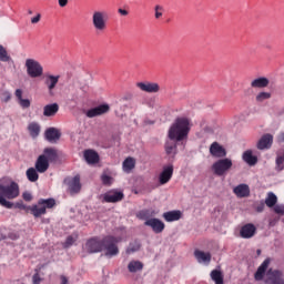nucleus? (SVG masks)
Here are the masks:
<instances>
[{
    "label": "nucleus",
    "mask_w": 284,
    "mask_h": 284,
    "mask_svg": "<svg viewBox=\"0 0 284 284\" xmlns=\"http://www.w3.org/2000/svg\"><path fill=\"white\" fill-rule=\"evenodd\" d=\"M273 212H275V214H280L281 216H283V214H284V204H275L273 206Z\"/></svg>",
    "instance_id": "48"
},
{
    "label": "nucleus",
    "mask_w": 284,
    "mask_h": 284,
    "mask_svg": "<svg viewBox=\"0 0 284 284\" xmlns=\"http://www.w3.org/2000/svg\"><path fill=\"white\" fill-rule=\"evenodd\" d=\"M174 174V165L168 164L162 168V172L159 174V183L160 185H165L170 183L172 176Z\"/></svg>",
    "instance_id": "11"
},
{
    "label": "nucleus",
    "mask_w": 284,
    "mask_h": 284,
    "mask_svg": "<svg viewBox=\"0 0 284 284\" xmlns=\"http://www.w3.org/2000/svg\"><path fill=\"white\" fill-rule=\"evenodd\" d=\"M33 284L41 283V277L39 276V273H36L32 277Z\"/></svg>",
    "instance_id": "51"
},
{
    "label": "nucleus",
    "mask_w": 284,
    "mask_h": 284,
    "mask_svg": "<svg viewBox=\"0 0 284 284\" xmlns=\"http://www.w3.org/2000/svg\"><path fill=\"white\" fill-rule=\"evenodd\" d=\"M141 250V242L133 241L129 244V247L126 248V254H134V252H139Z\"/></svg>",
    "instance_id": "42"
},
{
    "label": "nucleus",
    "mask_w": 284,
    "mask_h": 284,
    "mask_svg": "<svg viewBox=\"0 0 284 284\" xmlns=\"http://www.w3.org/2000/svg\"><path fill=\"white\" fill-rule=\"evenodd\" d=\"M272 99V93L267 91H261L255 95L256 103H264V101H270Z\"/></svg>",
    "instance_id": "36"
},
{
    "label": "nucleus",
    "mask_w": 284,
    "mask_h": 284,
    "mask_svg": "<svg viewBox=\"0 0 284 284\" xmlns=\"http://www.w3.org/2000/svg\"><path fill=\"white\" fill-rule=\"evenodd\" d=\"M123 192L118 190H111L103 194V202L104 203H119L123 201Z\"/></svg>",
    "instance_id": "16"
},
{
    "label": "nucleus",
    "mask_w": 284,
    "mask_h": 284,
    "mask_svg": "<svg viewBox=\"0 0 284 284\" xmlns=\"http://www.w3.org/2000/svg\"><path fill=\"white\" fill-rule=\"evenodd\" d=\"M256 212H263L265 210V203L261 202L255 206Z\"/></svg>",
    "instance_id": "50"
},
{
    "label": "nucleus",
    "mask_w": 284,
    "mask_h": 284,
    "mask_svg": "<svg viewBox=\"0 0 284 284\" xmlns=\"http://www.w3.org/2000/svg\"><path fill=\"white\" fill-rule=\"evenodd\" d=\"M136 88L142 92H148L149 94H156V92H161V85L156 82H138Z\"/></svg>",
    "instance_id": "12"
},
{
    "label": "nucleus",
    "mask_w": 284,
    "mask_h": 284,
    "mask_svg": "<svg viewBox=\"0 0 284 284\" xmlns=\"http://www.w3.org/2000/svg\"><path fill=\"white\" fill-rule=\"evenodd\" d=\"M108 112H110V105L109 104H100L98 106L89 109L85 112V115L88 116V119H94V116H101V114H108Z\"/></svg>",
    "instance_id": "14"
},
{
    "label": "nucleus",
    "mask_w": 284,
    "mask_h": 284,
    "mask_svg": "<svg viewBox=\"0 0 284 284\" xmlns=\"http://www.w3.org/2000/svg\"><path fill=\"white\" fill-rule=\"evenodd\" d=\"M0 61H2V63H10V55H8V51L6 50V48H3V45L0 44Z\"/></svg>",
    "instance_id": "45"
},
{
    "label": "nucleus",
    "mask_w": 284,
    "mask_h": 284,
    "mask_svg": "<svg viewBox=\"0 0 284 284\" xmlns=\"http://www.w3.org/2000/svg\"><path fill=\"white\" fill-rule=\"evenodd\" d=\"M39 171H37V169L34 168H29L27 170V179L28 181H30L31 183H37V181H39Z\"/></svg>",
    "instance_id": "37"
},
{
    "label": "nucleus",
    "mask_w": 284,
    "mask_h": 284,
    "mask_svg": "<svg viewBox=\"0 0 284 284\" xmlns=\"http://www.w3.org/2000/svg\"><path fill=\"white\" fill-rule=\"evenodd\" d=\"M277 141H278V143H284V132L278 134Z\"/></svg>",
    "instance_id": "56"
},
{
    "label": "nucleus",
    "mask_w": 284,
    "mask_h": 284,
    "mask_svg": "<svg viewBox=\"0 0 284 284\" xmlns=\"http://www.w3.org/2000/svg\"><path fill=\"white\" fill-rule=\"evenodd\" d=\"M265 284H284L283 273L277 270H268L264 280Z\"/></svg>",
    "instance_id": "10"
},
{
    "label": "nucleus",
    "mask_w": 284,
    "mask_h": 284,
    "mask_svg": "<svg viewBox=\"0 0 284 284\" xmlns=\"http://www.w3.org/2000/svg\"><path fill=\"white\" fill-rule=\"evenodd\" d=\"M14 95L17 102L19 103L20 108H22V110H28V108H30L32 102L30 101V99H23V90L17 89Z\"/></svg>",
    "instance_id": "26"
},
{
    "label": "nucleus",
    "mask_w": 284,
    "mask_h": 284,
    "mask_svg": "<svg viewBox=\"0 0 284 284\" xmlns=\"http://www.w3.org/2000/svg\"><path fill=\"white\" fill-rule=\"evenodd\" d=\"M128 270L132 274L141 272V270H143V264L141 263V261H131L128 265Z\"/></svg>",
    "instance_id": "38"
},
{
    "label": "nucleus",
    "mask_w": 284,
    "mask_h": 284,
    "mask_svg": "<svg viewBox=\"0 0 284 284\" xmlns=\"http://www.w3.org/2000/svg\"><path fill=\"white\" fill-rule=\"evenodd\" d=\"M210 154L215 159H224V156H227V151L219 142H213L210 146Z\"/></svg>",
    "instance_id": "17"
},
{
    "label": "nucleus",
    "mask_w": 284,
    "mask_h": 284,
    "mask_svg": "<svg viewBox=\"0 0 284 284\" xmlns=\"http://www.w3.org/2000/svg\"><path fill=\"white\" fill-rule=\"evenodd\" d=\"M194 256H195L197 263H202L203 265H210V262L212 261V254H210V252H203L201 250H195Z\"/></svg>",
    "instance_id": "23"
},
{
    "label": "nucleus",
    "mask_w": 284,
    "mask_h": 284,
    "mask_svg": "<svg viewBox=\"0 0 284 284\" xmlns=\"http://www.w3.org/2000/svg\"><path fill=\"white\" fill-rule=\"evenodd\" d=\"M165 152L169 156H176V142H166Z\"/></svg>",
    "instance_id": "41"
},
{
    "label": "nucleus",
    "mask_w": 284,
    "mask_h": 284,
    "mask_svg": "<svg viewBox=\"0 0 284 284\" xmlns=\"http://www.w3.org/2000/svg\"><path fill=\"white\" fill-rule=\"evenodd\" d=\"M64 184L68 187V192L70 194H79L81 192V176L75 175V176H69L64 179Z\"/></svg>",
    "instance_id": "9"
},
{
    "label": "nucleus",
    "mask_w": 284,
    "mask_h": 284,
    "mask_svg": "<svg viewBox=\"0 0 284 284\" xmlns=\"http://www.w3.org/2000/svg\"><path fill=\"white\" fill-rule=\"evenodd\" d=\"M60 8H65L68 6V0H58Z\"/></svg>",
    "instance_id": "55"
},
{
    "label": "nucleus",
    "mask_w": 284,
    "mask_h": 284,
    "mask_svg": "<svg viewBox=\"0 0 284 284\" xmlns=\"http://www.w3.org/2000/svg\"><path fill=\"white\" fill-rule=\"evenodd\" d=\"M256 234V226L252 223L245 224L240 230V236L242 239H252Z\"/></svg>",
    "instance_id": "22"
},
{
    "label": "nucleus",
    "mask_w": 284,
    "mask_h": 284,
    "mask_svg": "<svg viewBox=\"0 0 284 284\" xmlns=\"http://www.w3.org/2000/svg\"><path fill=\"white\" fill-rule=\"evenodd\" d=\"M158 214H159V211H154V210H146L141 212V216L145 219L144 225H146V227H151V230L155 234H161V232L165 230V223H163V221L156 217H150V216H156Z\"/></svg>",
    "instance_id": "3"
},
{
    "label": "nucleus",
    "mask_w": 284,
    "mask_h": 284,
    "mask_svg": "<svg viewBox=\"0 0 284 284\" xmlns=\"http://www.w3.org/2000/svg\"><path fill=\"white\" fill-rule=\"evenodd\" d=\"M233 193L237 199H247L250 196V185L242 183L233 189Z\"/></svg>",
    "instance_id": "21"
},
{
    "label": "nucleus",
    "mask_w": 284,
    "mask_h": 284,
    "mask_svg": "<svg viewBox=\"0 0 284 284\" xmlns=\"http://www.w3.org/2000/svg\"><path fill=\"white\" fill-rule=\"evenodd\" d=\"M59 112V104L51 103L43 106V116H55Z\"/></svg>",
    "instance_id": "30"
},
{
    "label": "nucleus",
    "mask_w": 284,
    "mask_h": 284,
    "mask_svg": "<svg viewBox=\"0 0 284 284\" xmlns=\"http://www.w3.org/2000/svg\"><path fill=\"white\" fill-rule=\"evenodd\" d=\"M59 79H61L60 75H52V74L45 75L44 85H47L49 94H53L54 88H57V84L59 83Z\"/></svg>",
    "instance_id": "20"
},
{
    "label": "nucleus",
    "mask_w": 284,
    "mask_h": 284,
    "mask_svg": "<svg viewBox=\"0 0 284 284\" xmlns=\"http://www.w3.org/2000/svg\"><path fill=\"white\" fill-rule=\"evenodd\" d=\"M135 166H136V161L134 160V158H126L122 163V170L126 174H130V172H132Z\"/></svg>",
    "instance_id": "32"
},
{
    "label": "nucleus",
    "mask_w": 284,
    "mask_h": 284,
    "mask_svg": "<svg viewBox=\"0 0 284 284\" xmlns=\"http://www.w3.org/2000/svg\"><path fill=\"white\" fill-rule=\"evenodd\" d=\"M34 166L37 172L40 174L48 172V169L50 168V161L48 160V156L39 155Z\"/></svg>",
    "instance_id": "19"
},
{
    "label": "nucleus",
    "mask_w": 284,
    "mask_h": 284,
    "mask_svg": "<svg viewBox=\"0 0 284 284\" xmlns=\"http://www.w3.org/2000/svg\"><path fill=\"white\" fill-rule=\"evenodd\" d=\"M17 196H19V184L10 179L0 180V205L12 210L14 204L6 199L12 200Z\"/></svg>",
    "instance_id": "1"
},
{
    "label": "nucleus",
    "mask_w": 284,
    "mask_h": 284,
    "mask_svg": "<svg viewBox=\"0 0 284 284\" xmlns=\"http://www.w3.org/2000/svg\"><path fill=\"white\" fill-rule=\"evenodd\" d=\"M278 203V197L273 192H268L265 199V205L268 207H274Z\"/></svg>",
    "instance_id": "40"
},
{
    "label": "nucleus",
    "mask_w": 284,
    "mask_h": 284,
    "mask_svg": "<svg viewBox=\"0 0 284 284\" xmlns=\"http://www.w3.org/2000/svg\"><path fill=\"white\" fill-rule=\"evenodd\" d=\"M119 14H121V17H128L130 14V12L125 9H118Z\"/></svg>",
    "instance_id": "52"
},
{
    "label": "nucleus",
    "mask_w": 284,
    "mask_h": 284,
    "mask_svg": "<svg viewBox=\"0 0 284 284\" xmlns=\"http://www.w3.org/2000/svg\"><path fill=\"white\" fill-rule=\"evenodd\" d=\"M267 267H270V258H266L257 268L254 274L255 281H263L265 277V273L267 272Z\"/></svg>",
    "instance_id": "28"
},
{
    "label": "nucleus",
    "mask_w": 284,
    "mask_h": 284,
    "mask_svg": "<svg viewBox=\"0 0 284 284\" xmlns=\"http://www.w3.org/2000/svg\"><path fill=\"white\" fill-rule=\"evenodd\" d=\"M83 158L89 163V165H94L99 161V153L94 150H85L83 153Z\"/></svg>",
    "instance_id": "29"
},
{
    "label": "nucleus",
    "mask_w": 284,
    "mask_h": 284,
    "mask_svg": "<svg viewBox=\"0 0 284 284\" xmlns=\"http://www.w3.org/2000/svg\"><path fill=\"white\" fill-rule=\"evenodd\" d=\"M232 160L229 158L220 159L212 164V172L216 176H225L232 170Z\"/></svg>",
    "instance_id": "5"
},
{
    "label": "nucleus",
    "mask_w": 284,
    "mask_h": 284,
    "mask_svg": "<svg viewBox=\"0 0 284 284\" xmlns=\"http://www.w3.org/2000/svg\"><path fill=\"white\" fill-rule=\"evenodd\" d=\"M272 143H274V136H272V134H265L260 139L257 149L270 150V148H272Z\"/></svg>",
    "instance_id": "25"
},
{
    "label": "nucleus",
    "mask_w": 284,
    "mask_h": 284,
    "mask_svg": "<svg viewBox=\"0 0 284 284\" xmlns=\"http://www.w3.org/2000/svg\"><path fill=\"white\" fill-rule=\"evenodd\" d=\"M28 132L32 139H37V136L41 134V124H39V122L29 123Z\"/></svg>",
    "instance_id": "31"
},
{
    "label": "nucleus",
    "mask_w": 284,
    "mask_h": 284,
    "mask_svg": "<svg viewBox=\"0 0 284 284\" xmlns=\"http://www.w3.org/2000/svg\"><path fill=\"white\" fill-rule=\"evenodd\" d=\"M44 136L49 143H57L61 139V132L55 128H49L45 130Z\"/></svg>",
    "instance_id": "27"
},
{
    "label": "nucleus",
    "mask_w": 284,
    "mask_h": 284,
    "mask_svg": "<svg viewBox=\"0 0 284 284\" xmlns=\"http://www.w3.org/2000/svg\"><path fill=\"white\" fill-rule=\"evenodd\" d=\"M41 21V13H38L31 19V23H39Z\"/></svg>",
    "instance_id": "53"
},
{
    "label": "nucleus",
    "mask_w": 284,
    "mask_h": 284,
    "mask_svg": "<svg viewBox=\"0 0 284 284\" xmlns=\"http://www.w3.org/2000/svg\"><path fill=\"white\" fill-rule=\"evenodd\" d=\"M163 12H165V8L161 4H155L154 6V18L155 19H162L163 18Z\"/></svg>",
    "instance_id": "47"
},
{
    "label": "nucleus",
    "mask_w": 284,
    "mask_h": 284,
    "mask_svg": "<svg viewBox=\"0 0 284 284\" xmlns=\"http://www.w3.org/2000/svg\"><path fill=\"white\" fill-rule=\"evenodd\" d=\"M243 161L247 163V165H256V163H258V159L252 154L250 150L243 153Z\"/></svg>",
    "instance_id": "34"
},
{
    "label": "nucleus",
    "mask_w": 284,
    "mask_h": 284,
    "mask_svg": "<svg viewBox=\"0 0 284 284\" xmlns=\"http://www.w3.org/2000/svg\"><path fill=\"white\" fill-rule=\"evenodd\" d=\"M92 26L97 32H105L108 30V12L94 11L92 14Z\"/></svg>",
    "instance_id": "6"
},
{
    "label": "nucleus",
    "mask_w": 284,
    "mask_h": 284,
    "mask_svg": "<svg viewBox=\"0 0 284 284\" xmlns=\"http://www.w3.org/2000/svg\"><path fill=\"white\" fill-rule=\"evenodd\" d=\"M22 196L24 201H32V194L30 192H24Z\"/></svg>",
    "instance_id": "54"
},
{
    "label": "nucleus",
    "mask_w": 284,
    "mask_h": 284,
    "mask_svg": "<svg viewBox=\"0 0 284 284\" xmlns=\"http://www.w3.org/2000/svg\"><path fill=\"white\" fill-rule=\"evenodd\" d=\"M108 112H110V105L109 104H100L98 106L89 109L85 112V115L88 116V119H94V116H101V114H108Z\"/></svg>",
    "instance_id": "13"
},
{
    "label": "nucleus",
    "mask_w": 284,
    "mask_h": 284,
    "mask_svg": "<svg viewBox=\"0 0 284 284\" xmlns=\"http://www.w3.org/2000/svg\"><path fill=\"white\" fill-rule=\"evenodd\" d=\"M211 280L215 283V284H224L223 282V272L219 271V270H213L210 274Z\"/></svg>",
    "instance_id": "39"
},
{
    "label": "nucleus",
    "mask_w": 284,
    "mask_h": 284,
    "mask_svg": "<svg viewBox=\"0 0 284 284\" xmlns=\"http://www.w3.org/2000/svg\"><path fill=\"white\" fill-rule=\"evenodd\" d=\"M12 99V93L6 89H0V101L2 103H8Z\"/></svg>",
    "instance_id": "43"
},
{
    "label": "nucleus",
    "mask_w": 284,
    "mask_h": 284,
    "mask_svg": "<svg viewBox=\"0 0 284 284\" xmlns=\"http://www.w3.org/2000/svg\"><path fill=\"white\" fill-rule=\"evenodd\" d=\"M116 243H121V237L106 236L102 241V248L105 251V256L112 258L119 254V246Z\"/></svg>",
    "instance_id": "4"
},
{
    "label": "nucleus",
    "mask_w": 284,
    "mask_h": 284,
    "mask_svg": "<svg viewBox=\"0 0 284 284\" xmlns=\"http://www.w3.org/2000/svg\"><path fill=\"white\" fill-rule=\"evenodd\" d=\"M276 170H277V172H281V171L284 170V152L283 153H277Z\"/></svg>",
    "instance_id": "46"
},
{
    "label": "nucleus",
    "mask_w": 284,
    "mask_h": 284,
    "mask_svg": "<svg viewBox=\"0 0 284 284\" xmlns=\"http://www.w3.org/2000/svg\"><path fill=\"white\" fill-rule=\"evenodd\" d=\"M85 250L87 252H89L90 254H94L97 252H101V250H103V242H101L99 239L93 237L91 240H89L85 243Z\"/></svg>",
    "instance_id": "18"
},
{
    "label": "nucleus",
    "mask_w": 284,
    "mask_h": 284,
    "mask_svg": "<svg viewBox=\"0 0 284 284\" xmlns=\"http://www.w3.org/2000/svg\"><path fill=\"white\" fill-rule=\"evenodd\" d=\"M270 85V79L265 77L255 78L251 81V88L254 90H263Z\"/></svg>",
    "instance_id": "24"
},
{
    "label": "nucleus",
    "mask_w": 284,
    "mask_h": 284,
    "mask_svg": "<svg viewBox=\"0 0 284 284\" xmlns=\"http://www.w3.org/2000/svg\"><path fill=\"white\" fill-rule=\"evenodd\" d=\"M190 134V120L187 118H178L169 130L170 141H184Z\"/></svg>",
    "instance_id": "2"
},
{
    "label": "nucleus",
    "mask_w": 284,
    "mask_h": 284,
    "mask_svg": "<svg viewBox=\"0 0 284 284\" xmlns=\"http://www.w3.org/2000/svg\"><path fill=\"white\" fill-rule=\"evenodd\" d=\"M28 14H32V10H29V11H28Z\"/></svg>",
    "instance_id": "57"
},
{
    "label": "nucleus",
    "mask_w": 284,
    "mask_h": 284,
    "mask_svg": "<svg viewBox=\"0 0 284 284\" xmlns=\"http://www.w3.org/2000/svg\"><path fill=\"white\" fill-rule=\"evenodd\" d=\"M75 241H77V237L72 235L68 236L64 242V247H71V245H74Z\"/></svg>",
    "instance_id": "49"
},
{
    "label": "nucleus",
    "mask_w": 284,
    "mask_h": 284,
    "mask_svg": "<svg viewBox=\"0 0 284 284\" xmlns=\"http://www.w3.org/2000/svg\"><path fill=\"white\" fill-rule=\"evenodd\" d=\"M108 112H110V105L109 104H100L98 106L89 109L85 112V115L88 116V119H94V116H101V114H108Z\"/></svg>",
    "instance_id": "15"
},
{
    "label": "nucleus",
    "mask_w": 284,
    "mask_h": 284,
    "mask_svg": "<svg viewBox=\"0 0 284 284\" xmlns=\"http://www.w3.org/2000/svg\"><path fill=\"white\" fill-rule=\"evenodd\" d=\"M42 155L47 156L48 161H54L57 159V150L52 148L44 149Z\"/></svg>",
    "instance_id": "44"
},
{
    "label": "nucleus",
    "mask_w": 284,
    "mask_h": 284,
    "mask_svg": "<svg viewBox=\"0 0 284 284\" xmlns=\"http://www.w3.org/2000/svg\"><path fill=\"white\" fill-rule=\"evenodd\" d=\"M57 205V202L54 199H47V200H39L37 205H33L30 207L31 214L39 219V216H42V214H45V210H51V207H54Z\"/></svg>",
    "instance_id": "7"
},
{
    "label": "nucleus",
    "mask_w": 284,
    "mask_h": 284,
    "mask_svg": "<svg viewBox=\"0 0 284 284\" xmlns=\"http://www.w3.org/2000/svg\"><path fill=\"white\" fill-rule=\"evenodd\" d=\"M27 74L31 77V79H39V77H43V67L39 61L33 58H29L26 60Z\"/></svg>",
    "instance_id": "8"
},
{
    "label": "nucleus",
    "mask_w": 284,
    "mask_h": 284,
    "mask_svg": "<svg viewBox=\"0 0 284 284\" xmlns=\"http://www.w3.org/2000/svg\"><path fill=\"white\" fill-rule=\"evenodd\" d=\"M181 214H182L181 211H169L163 213V219L168 223H172L174 221L181 220Z\"/></svg>",
    "instance_id": "33"
},
{
    "label": "nucleus",
    "mask_w": 284,
    "mask_h": 284,
    "mask_svg": "<svg viewBox=\"0 0 284 284\" xmlns=\"http://www.w3.org/2000/svg\"><path fill=\"white\" fill-rule=\"evenodd\" d=\"M115 174L110 171H104L101 175V181L103 185H112L114 183Z\"/></svg>",
    "instance_id": "35"
}]
</instances>
